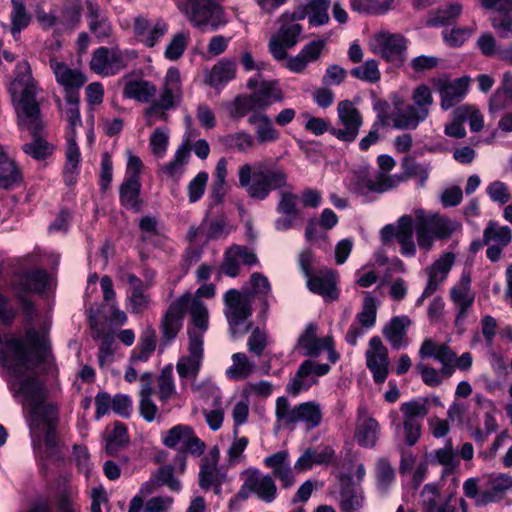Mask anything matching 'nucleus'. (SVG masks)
<instances>
[{
  "label": "nucleus",
  "mask_w": 512,
  "mask_h": 512,
  "mask_svg": "<svg viewBox=\"0 0 512 512\" xmlns=\"http://www.w3.org/2000/svg\"><path fill=\"white\" fill-rule=\"evenodd\" d=\"M13 98L17 99L18 125L21 129H27L33 136L30 143L23 145V151L36 160H42L51 155L53 146L41 135L43 128L40 119V107L36 100L39 88L32 77L31 67L28 61H20L15 68V78L11 84Z\"/></svg>",
  "instance_id": "nucleus-1"
},
{
  "label": "nucleus",
  "mask_w": 512,
  "mask_h": 512,
  "mask_svg": "<svg viewBox=\"0 0 512 512\" xmlns=\"http://www.w3.org/2000/svg\"><path fill=\"white\" fill-rule=\"evenodd\" d=\"M239 186L255 200L263 201L274 190L287 186L285 169L271 160L245 163L238 168Z\"/></svg>",
  "instance_id": "nucleus-2"
},
{
  "label": "nucleus",
  "mask_w": 512,
  "mask_h": 512,
  "mask_svg": "<svg viewBox=\"0 0 512 512\" xmlns=\"http://www.w3.org/2000/svg\"><path fill=\"white\" fill-rule=\"evenodd\" d=\"M195 327L187 328L188 353L179 358L176 370L181 379L195 382L204 358V335L209 328V313L204 309L195 311Z\"/></svg>",
  "instance_id": "nucleus-3"
},
{
  "label": "nucleus",
  "mask_w": 512,
  "mask_h": 512,
  "mask_svg": "<svg viewBox=\"0 0 512 512\" xmlns=\"http://www.w3.org/2000/svg\"><path fill=\"white\" fill-rule=\"evenodd\" d=\"M176 6L201 32L217 31L228 23L224 8L216 0H176Z\"/></svg>",
  "instance_id": "nucleus-4"
},
{
  "label": "nucleus",
  "mask_w": 512,
  "mask_h": 512,
  "mask_svg": "<svg viewBox=\"0 0 512 512\" xmlns=\"http://www.w3.org/2000/svg\"><path fill=\"white\" fill-rule=\"evenodd\" d=\"M204 309L208 312L207 307L202 301L192 297L190 292H186L170 303L169 307L160 320L161 345L166 347L170 345L178 336L183 326L185 313L190 312L191 321L188 327H195L194 316L195 311Z\"/></svg>",
  "instance_id": "nucleus-5"
},
{
  "label": "nucleus",
  "mask_w": 512,
  "mask_h": 512,
  "mask_svg": "<svg viewBox=\"0 0 512 512\" xmlns=\"http://www.w3.org/2000/svg\"><path fill=\"white\" fill-rule=\"evenodd\" d=\"M413 219L417 245L424 252L432 249L436 239H447L461 228L459 222L423 209L415 210Z\"/></svg>",
  "instance_id": "nucleus-6"
},
{
  "label": "nucleus",
  "mask_w": 512,
  "mask_h": 512,
  "mask_svg": "<svg viewBox=\"0 0 512 512\" xmlns=\"http://www.w3.org/2000/svg\"><path fill=\"white\" fill-rule=\"evenodd\" d=\"M275 415L278 429H294L302 423L307 430H312L320 426L323 418L322 407L318 402L307 401L291 406L285 397L276 400Z\"/></svg>",
  "instance_id": "nucleus-7"
},
{
  "label": "nucleus",
  "mask_w": 512,
  "mask_h": 512,
  "mask_svg": "<svg viewBox=\"0 0 512 512\" xmlns=\"http://www.w3.org/2000/svg\"><path fill=\"white\" fill-rule=\"evenodd\" d=\"M411 98L413 104L396 109L390 114L389 118L394 128L414 130L429 117L434 104L431 88L426 84H420L414 88Z\"/></svg>",
  "instance_id": "nucleus-8"
},
{
  "label": "nucleus",
  "mask_w": 512,
  "mask_h": 512,
  "mask_svg": "<svg viewBox=\"0 0 512 512\" xmlns=\"http://www.w3.org/2000/svg\"><path fill=\"white\" fill-rule=\"evenodd\" d=\"M182 99V83L180 72L175 67H170L164 77L163 87L159 97L152 101L145 110L148 125L156 120H166L165 111L175 109Z\"/></svg>",
  "instance_id": "nucleus-9"
},
{
  "label": "nucleus",
  "mask_w": 512,
  "mask_h": 512,
  "mask_svg": "<svg viewBox=\"0 0 512 512\" xmlns=\"http://www.w3.org/2000/svg\"><path fill=\"white\" fill-rule=\"evenodd\" d=\"M400 410L403 413L402 425L397 422L396 412L390 413L391 425L397 434L402 431L407 445L413 446L421 435V421L429 411L427 400L415 399L404 402L401 404Z\"/></svg>",
  "instance_id": "nucleus-10"
},
{
  "label": "nucleus",
  "mask_w": 512,
  "mask_h": 512,
  "mask_svg": "<svg viewBox=\"0 0 512 512\" xmlns=\"http://www.w3.org/2000/svg\"><path fill=\"white\" fill-rule=\"evenodd\" d=\"M135 57V52L131 50H121L117 46H101L94 50L89 66L94 73L110 77L118 74L127 66L128 61Z\"/></svg>",
  "instance_id": "nucleus-11"
},
{
  "label": "nucleus",
  "mask_w": 512,
  "mask_h": 512,
  "mask_svg": "<svg viewBox=\"0 0 512 512\" xmlns=\"http://www.w3.org/2000/svg\"><path fill=\"white\" fill-rule=\"evenodd\" d=\"M225 316L232 336L246 333L250 324L245 325L252 315L251 299L236 289H229L224 295Z\"/></svg>",
  "instance_id": "nucleus-12"
},
{
  "label": "nucleus",
  "mask_w": 512,
  "mask_h": 512,
  "mask_svg": "<svg viewBox=\"0 0 512 512\" xmlns=\"http://www.w3.org/2000/svg\"><path fill=\"white\" fill-rule=\"evenodd\" d=\"M244 481L237 497L245 500L254 494L265 503L276 499L277 486L272 476L262 474L257 468H248L243 471Z\"/></svg>",
  "instance_id": "nucleus-13"
},
{
  "label": "nucleus",
  "mask_w": 512,
  "mask_h": 512,
  "mask_svg": "<svg viewBox=\"0 0 512 512\" xmlns=\"http://www.w3.org/2000/svg\"><path fill=\"white\" fill-rule=\"evenodd\" d=\"M337 119L339 127H332L329 133L339 141L352 143L358 137L363 116L350 100L340 101L337 105Z\"/></svg>",
  "instance_id": "nucleus-14"
},
{
  "label": "nucleus",
  "mask_w": 512,
  "mask_h": 512,
  "mask_svg": "<svg viewBox=\"0 0 512 512\" xmlns=\"http://www.w3.org/2000/svg\"><path fill=\"white\" fill-rule=\"evenodd\" d=\"M369 48L387 62L402 64L406 58L407 39L399 33L381 31L372 36Z\"/></svg>",
  "instance_id": "nucleus-15"
},
{
  "label": "nucleus",
  "mask_w": 512,
  "mask_h": 512,
  "mask_svg": "<svg viewBox=\"0 0 512 512\" xmlns=\"http://www.w3.org/2000/svg\"><path fill=\"white\" fill-rule=\"evenodd\" d=\"M430 82L439 94L441 109L447 111L457 106L466 97L470 79L467 76L450 79L444 74L431 78Z\"/></svg>",
  "instance_id": "nucleus-16"
},
{
  "label": "nucleus",
  "mask_w": 512,
  "mask_h": 512,
  "mask_svg": "<svg viewBox=\"0 0 512 512\" xmlns=\"http://www.w3.org/2000/svg\"><path fill=\"white\" fill-rule=\"evenodd\" d=\"M414 219L412 215H403L397 225L388 224L381 229V239L389 242L396 238L400 245V253L405 257H413L417 252V245L413 237Z\"/></svg>",
  "instance_id": "nucleus-17"
},
{
  "label": "nucleus",
  "mask_w": 512,
  "mask_h": 512,
  "mask_svg": "<svg viewBox=\"0 0 512 512\" xmlns=\"http://www.w3.org/2000/svg\"><path fill=\"white\" fill-rule=\"evenodd\" d=\"M331 367L326 363H317L313 360H305L301 363L295 375L286 386V391L292 396H298L308 391L318 383V378L329 373Z\"/></svg>",
  "instance_id": "nucleus-18"
},
{
  "label": "nucleus",
  "mask_w": 512,
  "mask_h": 512,
  "mask_svg": "<svg viewBox=\"0 0 512 512\" xmlns=\"http://www.w3.org/2000/svg\"><path fill=\"white\" fill-rule=\"evenodd\" d=\"M49 282L48 274L42 269H33L17 274L11 283L12 290L24 308L29 310L32 303L26 298L27 294L43 292Z\"/></svg>",
  "instance_id": "nucleus-19"
},
{
  "label": "nucleus",
  "mask_w": 512,
  "mask_h": 512,
  "mask_svg": "<svg viewBox=\"0 0 512 512\" xmlns=\"http://www.w3.org/2000/svg\"><path fill=\"white\" fill-rule=\"evenodd\" d=\"M421 167L422 165L416 163L411 158H405L402 162L403 173L394 175L377 173L374 178H363V186L369 192L384 193L397 187L408 178L415 176Z\"/></svg>",
  "instance_id": "nucleus-20"
},
{
  "label": "nucleus",
  "mask_w": 512,
  "mask_h": 512,
  "mask_svg": "<svg viewBox=\"0 0 512 512\" xmlns=\"http://www.w3.org/2000/svg\"><path fill=\"white\" fill-rule=\"evenodd\" d=\"M317 326L309 323L304 332L299 336L297 348L303 356L318 357L323 351H328V358L332 363L339 359L338 353L333 349V339L330 336L317 337Z\"/></svg>",
  "instance_id": "nucleus-21"
},
{
  "label": "nucleus",
  "mask_w": 512,
  "mask_h": 512,
  "mask_svg": "<svg viewBox=\"0 0 512 512\" xmlns=\"http://www.w3.org/2000/svg\"><path fill=\"white\" fill-rule=\"evenodd\" d=\"M453 482V489L444 495L440 494L436 484H426L420 494L422 512H457L456 488L458 483L455 477Z\"/></svg>",
  "instance_id": "nucleus-22"
},
{
  "label": "nucleus",
  "mask_w": 512,
  "mask_h": 512,
  "mask_svg": "<svg viewBox=\"0 0 512 512\" xmlns=\"http://www.w3.org/2000/svg\"><path fill=\"white\" fill-rule=\"evenodd\" d=\"M366 365L373 376L375 383L385 382L389 374L388 349L383 345L379 336H373L369 340V347L365 353Z\"/></svg>",
  "instance_id": "nucleus-23"
},
{
  "label": "nucleus",
  "mask_w": 512,
  "mask_h": 512,
  "mask_svg": "<svg viewBox=\"0 0 512 512\" xmlns=\"http://www.w3.org/2000/svg\"><path fill=\"white\" fill-rule=\"evenodd\" d=\"M450 299L457 311L454 321L455 326L463 329L475 300V293L471 289L469 276L463 275L460 281L451 288Z\"/></svg>",
  "instance_id": "nucleus-24"
},
{
  "label": "nucleus",
  "mask_w": 512,
  "mask_h": 512,
  "mask_svg": "<svg viewBox=\"0 0 512 512\" xmlns=\"http://www.w3.org/2000/svg\"><path fill=\"white\" fill-rule=\"evenodd\" d=\"M168 23L161 18L138 16L133 23L134 34L146 47H154L168 32Z\"/></svg>",
  "instance_id": "nucleus-25"
},
{
  "label": "nucleus",
  "mask_w": 512,
  "mask_h": 512,
  "mask_svg": "<svg viewBox=\"0 0 512 512\" xmlns=\"http://www.w3.org/2000/svg\"><path fill=\"white\" fill-rule=\"evenodd\" d=\"M302 32L298 23H282L279 30L269 41V51L276 60H284L287 57L286 49L295 46Z\"/></svg>",
  "instance_id": "nucleus-26"
},
{
  "label": "nucleus",
  "mask_w": 512,
  "mask_h": 512,
  "mask_svg": "<svg viewBox=\"0 0 512 512\" xmlns=\"http://www.w3.org/2000/svg\"><path fill=\"white\" fill-rule=\"evenodd\" d=\"M49 66L53 71L57 83L64 88L65 95L79 94V89L86 82L85 75L78 69L69 67L66 63L51 58Z\"/></svg>",
  "instance_id": "nucleus-27"
},
{
  "label": "nucleus",
  "mask_w": 512,
  "mask_h": 512,
  "mask_svg": "<svg viewBox=\"0 0 512 512\" xmlns=\"http://www.w3.org/2000/svg\"><path fill=\"white\" fill-rule=\"evenodd\" d=\"M196 136L194 130L188 129L184 136L181 145L174 153L173 158L161 167V171L169 178L179 181L186 171V166L190 161V141Z\"/></svg>",
  "instance_id": "nucleus-28"
},
{
  "label": "nucleus",
  "mask_w": 512,
  "mask_h": 512,
  "mask_svg": "<svg viewBox=\"0 0 512 512\" xmlns=\"http://www.w3.org/2000/svg\"><path fill=\"white\" fill-rule=\"evenodd\" d=\"M480 503L491 504L501 501L512 488V476L506 473L491 474L484 478Z\"/></svg>",
  "instance_id": "nucleus-29"
},
{
  "label": "nucleus",
  "mask_w": 512,
  "mask_h": 512,
  "mask_svg": "<svg viewBox=\"0 0 512 512\" xmlns=\"http://www.w3.org/2000/svg\"><path fill=\"white\" fill-rule=\"evenodd\" d=\"M87 18L90 32L99 40L109 39L113 34V26L106 12L95 1L86 2Z\"/></svg>",
  "instance_id": "nucleus-30"
},
{
  "label": "nucleus",
  "mask_w": 512,
  "mask_h": 512,
  "mask_svg": "<svg viewBox=\"0 0 512 512\" xmlns=\"http://www.w3.org/2000/svg\"><path fill=\"white\" fill-rule=\"evenodd\" d=\"M264 464L272 470L273 476L281 482L282 487L290 488L295 484L291 461L286 451H279L267 456L264 459Z\"/></svg>",
  "instance_id": "nucleus-31"
},
{
  "label": "nucleus",
  "mask_w": 512,
  "mask_h": 512,
  "mask_svg": "<svg viewBox=\"0 0 512 512\" xmlns=\"http://www.w3.org/2000/svg\"><path fill=\"white\" fill-rule=\"evenodd\" d=\"M326 42L327 39H320L306 44L296 56L288 59L287 68L294 73L304 72L309 63L319 58Z\"/></svg>",
  "instance_id": "nucleus-32"
},
{
  "label": "nucleus",
  "mask_w": 512,
  "mask_h": 512,
  "mask_svg": "<svg viewBox=\"0 0 512 512\" xmlns=\"http://www.w3.org/2000/svg\"><path fill=\"white\" fill-rule=\"evenodd\" d=\"M306 284L311 292L321 295L326 299H335L337 297L335 273L331 269H320L315 275L308 277Z\"/></svg>",
  "instance_id": "nucleus-33"
},
{
  "label": "nucleus",
  "mask_w": 512,
  "mask_h": 512,
  "mask_svg": "<svg viewBox=\"0 0 512 512\" xmlns=\"http://www.w3.org/2000/svg\"><path fill=\"white\" fill-rule=\"evenodd\" d=\"M231 232V226L227 223L224 217H217L212 220H205L201 225L194 229L189 230V237L195 240L199 237H204L206 240H218L225 238Z\"/></svg>",
  "instance_id": "nucleus-34"
},
{
  "label": "nucleus",
  "mask_w": 512,
  "mask_h": 512,
  "mask_svg": "<svg viewBox=\"0 0 512 512\" xmlns=\"http://www.w3.org/2000/svg\"><path fill=\"white\" fill-rule=\"evenodd\" d=\"M481 6L486 10H495L497 14L490 18L491 26L502 39L512 38V6L501 1L495 7H486L484 0H480Z\"/></svg>",
  "instance_id": "nucleus-35"
},
{
  "label": "nucleus",
  "mask_w": 512,
  "mask_h": 512,
  "mask_svg": "<svg viewBox=\"0 0 512 512\" xmlns=\"http://www.w3.org/2000/svg\"><path fill=\"white\" fill-rule=\"evenodd\" d=\"M247 121L255 127V137L258 144L273 143L280 139V132L265 112L251 114Z\"/></svg>",
  "instance_id": "nucleus-36"
},
{
  "label": "nucleus",
  "mask_w": 512,
  "mask_h": 512,
  "mask_svg": "<svg viewBox=\"0 0 512 512\" xmlns=\"http://www.w3.org/2000/svg\"><path fill=\"white\" fill-rule=\"evenodd\" d=\"M411 321L408 316L401 315L393 317L383 329V335L395 350L405 348L408 345L406 329Z\"/></svg>",
  "instance_id": "nucleus-37"
},
{
  "label": "nucleus",
  "mask_w": 512,
  "mask_h": 512,
  "mask_svg": "<svg viewBox=\"0 0 512 512\" xmlns=\"http://www.w3.org/2000/svg\"><path fill=\"white\" fill-rule=\"evenodd\" d=\"M454 261L455 255L452 252H445L426 269L428 290H437L439 288L446 280Z\"/></svg>",
  "instance_id": "nucleus-38"
},
{
  "label": "nucleus",
  "mask_w": 512,
  "mask_h": 512,
  "mask_svg": "<svg viewBox=\"0 0 512 512\" xmlns=\"http://www.w3.org/2000/svg\"><path fill=\"white\" fill-rule=\"evenodd\" d=\"M341 489L339 504L344 512H353L363 507L364 497L362 491L354 486L350 476L340 478Z\"/></svg>",
  "instance_id": "nucleus-39"
},
{
  "label": "nucleus",
  "mask_w": 512,
  "mask_h": 512,
  "mask_svg": "<svg viewBox=\"0 0 512 512\" xmlns=\"http://www.w3.org/2000/svg\"><path fill=\"white\" fill-rule=\"evenodd\" d=\"M156 349V331L152 326H147L141 333L139 342L132 351L129 362L138 365L147 362Z\"/></svg>",
  "instance_id": "nucleus-40"
},
{
  "label": "nucleus",
  "mask_w": 512,
  "mask_h": 512,
  "mask_svg": "<svg viewBox=\"0 0 512 512\" xmlns=\"http://www.w3.org/2000/svg\"><path fill=\"white\" fill-rule=\"evenodd\" d=\"M249 96L259 112H264L272 103L284 99L283 92L273 82H262Z\"/></svg>",
  "instance_id": "nucleus-41"
},
{
  "label": "nucleus",
  "mask_w": 512,
  "mask_h": 512,
  "mask_svg": "<svg viewBox=\"0 0 512 512\" xmlns=\"http://www.w3.org/2000/svg\"><path fill=\"white\" fill-rule=\"evenodd\" d=\"M227 482V473L219 466L200 465L199 486L208 491L213 489L216 495L222 492V485Z\"/></svg>",
  "instance_id": "nucleus-42"
},
{
  "label": "nucleus",
  "mask_w": 512,
  "mask_h": 512,
  "mask_svg": "<svg viewBox=\"0 0 512 512\" xmlns=\"http://www.w3.org/2000/svg\"><path fill=\"white\" fill-rule=\"evenodd\" d=\"M31 20L25 0H11L9 30L15 40L19 39L20 33L29 26Z\"/></svg>",
  "instance_id": "nucleus-43"
},
{
  "label": "nucleus",
  "mask_w": 512,
  "mask_h": 512,
  "mask_svg": "<svg viewBox=\"0 0 512 512\" xmlns=\"http://www.w3.org/2000/svg\"><path fill=\"white\" fill-rule=\"evenodd\" d=\"M233 364L225 371L229 380H245L249 378L255 370V363L249 360L244 353H234L231 357Z\"/></svg>",
  "instance_id": "nucleus-44"
},
{
  "label": "nucleus",
  "mask_w": 512,
  "mask_h": 512,
  "mask_svg": "<svg viewBox=\"0 0 512 512\" xmlns=\"http://www.w3.org/2000/svg\"><path fill=\"white\" fill-rule=\"evenodd\" d=\"M463 6L458 2H450L445 6L439 7L427 19V25L431 27H443L449 25L462 14Z\"/></svg>",
  "instance_id": "nucleus-45"
},
{
  "label": "nucleus",
  "mask_w": 512,
  "mask_h": 512,
  "mask_svg": "<svg viewBox=\"0 0 512 512\" xmlns=\"http://www.w3.org/2000/svg\"><path fill=\"white\" fill-rule=\"evenodd\" d=\"M378 434V422L372 417H367L357 425L355 438L361 446L372 448L378 440Z\"/></svg>",
  "instance_id": "nucleus-46"
},
{
  "label": "nucleus",
  "mask_w": 512,
  "mask_h": 512,
  "mask_svg": "<svg viewBox=\"0 0 512 512\" xmlns=\"http://www.w3.org/2000/svg\"><path fill=\"white\" fill-rule=\"evenodd\" d=\"M395 470L386 459H379L376 463L375 478L376 489L381 496H386L395 482Z\"/></svg>",
  "instance_id": "nucleus-47"
},
{
  "label": "nucleus",
  "mask_w": 512,
  "mask_h": 512,
  "mask_svg": "<svg viewBox=\"0 0 512 512\" xmlns=\"http://www.w3.org/2000/svg\"><path fill=\"white\" fill-rule=\"evenodd\" d=\"M194 431L188 425L179 424L169 429L163 435V443L166 447L177 448L184 451Z\"/></svg>",
  "instance_id": "nucleus-48"
},
{
  "label": "nucleus",
  "mask_w": 512,
  "mask_h": 512,
  "mask_svg": "<svg viewBox=\"0 0 512 512\" xmlns=\"http://www.w3.org/2000/svg\"><path fill=\"white\" fill-rule=\"evenodd\" d=\"M156 86L146 80H133L125 84L123 94L126 98L148 102L156 94Z\"/></svg>",
  "instance_id": "nucleus-49"
},
{
  "label": "nucleus",
  "mask_w": 512,
  "mask_h": 512,
  "mask_svg": "<svg viewBox=\"0 0 512 512\" xmlns=\"http://www.w3.org/2000/svg\"><path fill=\"white\" fill-rule=\"evenodd\" d=\"M139 228L142 232V240L155 247L164 245L166 237L159 229L158 221L151 216H144L141 218Z\"/></svg>",
  "instance_id": "nucleus-50"
},
{
  "label": "nucleus",
  "mask_w": 512,
  "mask_h": 512,
  "mask_svg": "<svg viewBox=\"0 0 512 512\" xmlns=\"http://www.w3.org/2000/svg\"><path fill=\"white\" fill-rule=\"evenodd\" d=\"M74 134L67 135L66 164L64 168L65 180L72 183V176L78 174L81 160L80 150Z\"/></svg>",
  "instance_id": "nucleus-51"
},
{
  "label": "nucleus",
  "mask_w": 512,
  "mask_h": 512,
  "mask_svg": "<svg viewBox=\"0 0 512 512\" xmlns=\"http://www.w3.org/2000/svg\"><path fill=\"white\" fill-rule=\"evenodd\" d=\"M512 241V231L508 226H500L495 221H489L484 229V243L508 246Z\"/></svg>",
  "instance_id": "nucleus-52"
},
{
  "label": "nucleus",
  "mask_w": 512,
  "mask_h": 512,
  "mask_svg": "<svg viewBox=\"0 0 512 512\" xmlns=\"http://www.w3.org/2000/svg\"><path fill=\"white\" fill-rule=\"evenodd\" d=\"M354 11L370 15H383L393 9L394 0H350Z\"/></svg>",
  "instance_id": "nucleus-53"
},
{
  "label": "nucleus",
  "mask_w": 512,
  "mask_h": 512,
  "mask_svg": "<svg viewBox=\"0 0 512 512\" xmlns=\"http://www.w3.org/2000/svg\"><path fill=\"white\" fill-rule=\"evenodd\" d=\"M141 184L139 180L126 179L120 187V202L130 210H137L139 208Z\"/></svg>",
  "instance_id": "nucleus-54"
},
{
  "label": "nucleus",
  "mask_w": 512,
  "mask_h": 512,
  "mask_svg": "<svg viewBox=\"0 0 512 512\" xmlns=\"http://www.w3.org/2000/svg\"><path fill=\"white\" fill-rule=\"evenodd\" d=\"M81 20V5L78 0H65L58 23L66 29L76 28Z\"/></svg>",
  "instance_id": "nucleus-55"
},
{
  "label": "nucleus",
  "mask_w": 512,
  "mask_h": 512,
  "mask_svg": "<svg viewBox=\"0 0 512 512\" xmlns=\"http://www.w3.org/2000/svg\"><path fill=\"white\" fill-rule=\"evenodd\" d=\"M66 107L63 115L69 124L68 135L74 134L75 129L82 125V120L79 110V94L70 93L65 95Z\"/></svg>",
  "instance_id": "nucleus-56"
},
{
  "label": "nucleus",
  "mask_w": 512,
  "mask_h": 512,
  "mask_svg": "<svg viewBox=\"0 0 512 512\" xmlns=\"http://www.w3.org/2000/svg\"><path fill=\"white\" fill-rule=\"evenodd\" d=\"M235 63L230 60H221L212 68L209 81L212 86H219L232 80L235 76Z\"/></svg>",
  "instance_id": "nucleus-57"
},
{
  "label": "nucleus",
  "mask_w": 512,
  "mask_h": 512,
  "mask_svg": "<svg viewBox=\"0 0 512 512\" xmlns=\"http://www.w3.org/2000/svg\"><path fill=\"white\" fill-rule=\"evenodd\" d=\"M377 302L376 299L367 295L362 304L361 311L356 315L354 322L360 326L372 329L376 324Z\"/></svg>",
  "instance_id": "nucleus-58"
},
{
  "label": "nucleus",
  "mask_w": 512,
  "mask_h": 512,
  "mask_svg": "<svg viewBox=\"0 0 512 512\" xmlns=\"http://www.w3.org/2000/svg\"><path fill=\"white\" fill-rule=\"evenodd\" d=\"M434 457L437 463L443 466V476L452 474L459 465L451 440H448L443 448L436 450Z\"/></svg>",
  "instance_id": "nucleus-59"
},
{
  "label": "nucleus",
  "mask_w": 512,
  "mask_h": 512,
  "mask_svg": "<svg viewBox=\"0 0 512 512\" xmlns=\"http://www.w3.org/2000/svg\"><path fill=\"white\" fill-rule=\"evenodd\" d=\"M128 442L127 429L121 422H115L113 429L106 436V452L109 455L117 453L118 449Z\"/></svg>",
  "instance_id": "nucleus-60"
},
{
  "label": "nucleus",
  "mask_w": 512,
  "mask_h": 512,
  "mask_svg": "<svg viewBox=\"0 0 512 512\" xmlns=\"http://www.w3.org/2000/svg\"><path fill=\"white\" fill-rule=\"evenodd\" d=\"M476 25L469 27L455 26L452 29H445L442 32L444 42L450 47L462 46L475 32Z\"/></svg>",
  "instance_id": "nucleus-61"
},
{
  "label": "nucleus",
  "mask_w": 512,
  "mask_h": 512,
  "mask_svg": "<svg viewBox=\"0 0 512 512\" xmlns=\"http://www.w3.org/2000/svg\"><path fill=\"white\" fill-rule=\"evenodd\" d=\"M158 398L162 402H167L176 393L173 371L171 367L162 369L157 379Z\"/></svg>",
  "instance_id": "nucleus-62"
},
{
  "label": "nucleus",
  "mask_w": 512,
  "mask_h": 512,
  "mask_svg": "<svg viewBox=\"0 0 512 512\" xmlns=\"http://www.w3.org/2000/svg\"><path fill=\"white\" fill-rule=\"evenodd\" d=\"M350 73L354 78L368 83H377L381 78L378 62L374 59H369L354 67Z\"/></svg>",
  "instance_id": "nucleus-63"
},
{
  "label": "nucleus",
  "mask_w": 512,
  "mask_h": 512,
  "mask_svg": "<svg viewBox=\"0 0 512 512\" xmlns=\"http://www.w3.org/2000/svg\"><path fill=\"white\" fill-rule=\"evenodd\" d=\"M331 0H311L309 2V24L313 27L325 25L329 22L328 9Z\"/></svg>",
  "instance_id": "nucleus-64"
}]
</instances>
